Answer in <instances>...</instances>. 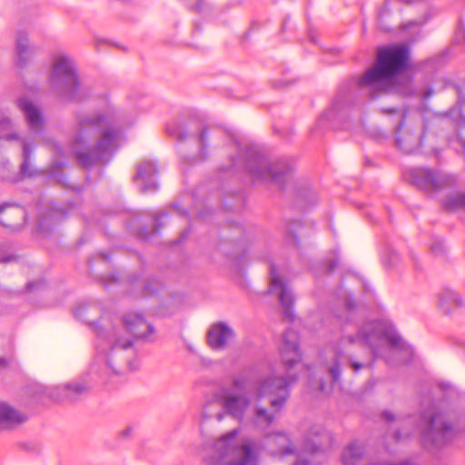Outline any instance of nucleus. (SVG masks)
<instances>
[{
	"mask_svg": "<svg viewBox=\"0 0 465 465\" xmlns=\"http://www.w3.org/2000/svg\"><path fill=\"white\" fill-rule=\"evenodd\" d=\"M346 311L339 316L342 323L340 340L325 348V363L332 381L340 380L342 367H351L355 373L365 368L368 364L361 357L352 353L353 349H360L362 352L377 357L385 344L393 348H402L401 337L393 330L386 328L378 321L361 322L355 311L356 304L351 298L345 302Z\"/></svg>",
	"mask_w": 465,
	"mask_h": 465,
	"instance_id": "f257e3e1",
	"label": "nucleus"
},
{
	"mask_svg": "<svg viewBox=\"0 0 465 465\" xmlns=\"http://www.w3.org/2000/svg\"><path fill=\"white\" fill-rule=\"evenodd\" d=\"M101 312L95 304H83L74 310V316L92 326L97 335L92 371L107 377L137 369L138 359L133 341H124L114 329L104 330L94 319Z\"/></svg>",
	"mask_w": 465,
	"mask_h": 465,
	"instance_id": "f03ea898",
	"label": "nucleus"
},
{
	"mask_svg": "<svg viewBox=\"0 0 465 465\" xmlns=\"http://www.w3.org/2000/svg\"><path fill=\"white\" fill-rule=\"evenodd\" d=\"M280 354L286 374H272L261 381L256 388V400L270 397L271 410L258 403L254 406L252 423L254 427L265 430L269 428L283 409L289 395L290 386L297 381V375L292 373V368L302 360L299 347V336L293 330H287L282 338Z\"/></svg>",
	"mask_w": 465,
	"mask_h": 465,
	"instance_id": "7ed1b4c3",
	"label": "nucleus"
},
{
	"mask_svg": "<svg viewBox=\"0 0 465 465\" xmlns=\"http://www.w3.org/2000/svg\"><path fill=\"white\" fill-rule=\"evenodd\" d=\"M121 134V127L112 115L97 114L82 117L78 120L72 150L85 168L96 163H107L119 147Z\"/></svg>",
	"mask_w": 465,
	"mask_h": 465,
	"instance_id": "20e7f679",
	"label": "nucleus"
},
{
	"mask_svg": "<svg viewBox=\"0 0 465 465\" xmlns=\"http://www.w3.org/2000/svg\"><path fill=\"white\" fill-rule=\"evenodd\" d=\"M408 59L409 49L404 45L379 52L376 64L362 75L359 85L373 93L389 91L392 78L406 67Z\"/></svg>",
	"mask_w": 465,
	"mask_h": 465,
	"instance_id": "39448f33",
	"label": "nucleus"
},
{
	"mask_svg": "<svg viewBox=\"0 0 465 465\" xmlns=\"http://www.w3.org/2000/svg\"><path fill=\"white\" fill-rule=\"evenodd\" d=\"M239 433L240 430L234 429L215 441L212 465H252L256 461L259 446L240 440Z\"/></svg>",
	"mask_w": 465,
	"mask_h": 465,
	"instance_id": "423d86ee",
	"label": "nucleus"
},
{
	"mask_svg": "<svg viewBox=\"0 0 465 465\" xmlns=\"http://www.w3.org/2000/svg\"><path fill=\"white\" fill-rule=\"evenodd\" d=\"M49 84L52 91L64 100L80 102L86 94L80 85L73 59L65 54L54 57Z\"/></svg>",
	"mask_w": 465,
	"mask_h": 465,
	"instance_id": "0eeeda50",
	"label": "nucleus"
},
{
	"mask_svg": "<svg viewBox=\"0 0 465 465\" xmlns=\"http://www.w3.org/2000/svg\"><path fill=\"white\" fill-rule=\"evenodd\" d=\"M422 426L426 431L423 435V441L426 446L441 447L451 442L465 429L458 423L453 424L446 413L436 410L432 405L421 415Z\"/></svg>",
	"mask_w": 465,
	"mask_h": 465,
	"instance_id": "6e6552de",
	"label": "nucleus"
},
{
	"mask_svg": "<svg viewBox=\"0 0 465 465\" xmlns=\"http://www.w3.org/2000/svg\"><path fill=\"white\" fill-rule=\"evenodd\" d=\"M243 169L253 180L281 183L292 172V166L286 160L271 162L259 149L252 146L246 150Z\"/></svg>",
	"mask_w": 465,
	"mask_h": 465,
	"instance_id": "1a4fd4ad",
	"label": "nucleus"
},
{
	"mask_svg": "<svg viewBox=\"0 0 465 465\" xmlns=\"http://www.w3.org/2000/svg\"><path fill=\"white\" fill-rule=\"evenodd\" d=\"M216 401L208 402L203 411L204 418H216L221 420L223 418V412L219 409L220 405L227 414L237 419L239 421L244 420L245 412L249 409L251 400L245 392H236L231 389H222L215 394Z\"/></svg>",
	"mask_w": 465,
	"mask_h": 465,
	"instance_id": "9d476101",
	"label": "nucleus"
},
{
	"mask_svg": "<svg viewBox=\"0 0 465 465\" xmlns=\"http://www.w3.org/2000/svg\"><path fill=\"white\" fill-rule=\"evenodd\" d=\"M404 175L410 183L429 194L452 188L457 183V178L453 174L439 169L412 168L408 170Z\"/></svg>",
	"mask_w": 465,
	"mask_h": 465,
	"instance_id": "9b49d317",
	"label": "nucleus"
},
{
	"mask_svg": "<svg viewBox=\"0 0 465 465\" xmlns=\"http://www.w3.org/2000/svg\"><path fill=\"white\" fill-rule=\"evenodd\" d=\"M424 128L420 119L406 122L403 120L397 127L395 143L405 153L417 152L422 143Z\"/></svg>",
	"mask_w": 465,
	"mask_h": 465,
	"instance_id": "f8f14e48",
	"label": "nucleus"
},
{
	"mask_svg": "<svg viewBox=\"0 0 465 465\" xmlns=\"http://www.w3.org/2000/svg\"><path fill=\"white\" fill-rule=\"evenodd\" d=\"M279 292V301L283 309V315L290 321L295 318L293 304L294 296L292 290L289 288L288 282L285 278L281 276L277 272L275 266H271V282L270 292Z\"/></svg>",
	"mask_w": 465,
	"mask_h": 465,
	"instance_id": "ddd939ff",
	"label": "nucleus"
},
{
	"mask_svg": "<svg viewBox=\"0 0 465 465\" xmlns=\"http://www.w3.org/2000/svg\"><path fill=\"white\" fill-rule=\"evenodd\" d=\"M122 321L125 330L136 339L146 341H154V327L148 323L141 314L128 312L123 316Z\"/></svg>",
	"mask_w": 465,
	"mask_h": 465,
	"instance_id": "4468645a",
	"label": "nucleus"
},
{
	"mask_svg": "<svg viewBox=\"0 0 465 465\" xmlns=\"http://www.w3.org/2000/svg\"><path fill=\"white\" fill-rule=\"evenodd\" d=\"M89 386L82 381H74L64 385H57L53 387L50 391V397L55 401H74L83 394L87 392Z\"/></svg>",
	"mask_w": 465,
	"mask_h": 465,
	"instance_id": "2eb2a0df",
	"label": "nucleus"
},
{
	"mask_svg": "<svg viewBox=\"0 0 465 465\" xmlns=\"http://www.w3.org/2000/svg\"><path fill=\"white\" fill-rule=\"evenodd\" d=\"M26 221L25 210L15 203H3L0 205V223L12 230L20 229Z\"/></svg>",
	"mask_w": 465,
	"mask_h": 465,
	"instance_id": "dca6fc26",
	"label": "nucleus"
},
{
	"mask_svg": "<svg viewBox=\"0 0 465 465\" xmlns=\"http://www.w3.org/2000/svg\"><path fill=\"white\" fill-rule=\"evenodd\" d=\"M234 331L225 322L211 326L207 332V343L213 350H223L234 338Z\"/></svg>",
	"mask_w": 465,
	"mask_h": 465,
	"instance_id": "f3484780",
	"label": "nucleus"
},
{
	"mask_svg": "<svg viewBox=\"0 0 465 465\" xmlns=\"http://www.w3.org/2000/svg\"><path fill=\"white\" fill-rule=\"evenodd\" d=\"M157 169L152 162H144L138 166L134 181L139 185L142 193L154 192L158 185L156 182Z\"/></svg>",
	"mask_w": 465,
	"mask_h": 465,
	"instance_id": "a211bd4d",
	"label": "nucleus"
},
{
	"mask_svg": "<svg viewBox=\"0 0 465 465\" xmlns=\"http://www.w3.org/2000/svg\"><path fill=\"white\" fill-rule=\"evenodd\" d=\"M265 448L274 457H283L294 452L289 436L283 432L268 434L265 437Z\"/></svg>",
	"mask_w": 465,
	"mask_h": 465,
	"instance_id": "6ab92c4d",
	"label": "nucleus"
},
{
	"mask_svg": "<svg viewBox=\"0 0 465 465\" xmlns=\"http://www.w3.org/2000/svg\"><path fill=\"white\" fill-rule=\"evenodd\" d=\"M17 106L23 112L30 130L35 134L40 133L44 128L45 119L39 108L24 97L18 99Z\"/></svg>",
	"mask_w": 465,
	"mask_h": 465,
	"instance_id": "aec40b11",
	"label": "nucleus"
},
{
	"mask_svg": "<svg viewBox=\"0 0 465 465\" xmlns=\"http://www.w3.org/2000/svg\"><path fill=\"white\" fill-rule=\"evenodd\" d=\"M26 420V416L5 401H0V430H13Z\"/></svg>",
	"mask_w": 465,
	"mask_h": 465,
	"instance_id": "412c9836",
	"label": "nucleus"
},
{
	"mask_svg": "<svg viewBox=\"0 0 465 465\" xmlns=\"http://www.w3.org/2000/svg\"><path fill=\"white\" fill-rule=\"evenodd\" d=\"M16 66L25 67L34 55V48L28 45V37L25 32H19L15 43Z\"/></svg>",
	"mask_w": 465,
	"mask_h": 465,
	"instance_id": "4be33fe9",
	"label": "nucleus"
},
{
	"mask_svg": "<svg viewBox=\"0 0 465 465\" xmlns=\"http://www.w3.org/2000/svg\"><path fill=\"white\" fill-rule=\"evenodd\" d=\"M439 307L445 312L458 309L463 305V301L459 293L451 290H444L439 294Z\"/></svg>",
	"mask_w": 465,
	"mask_h": 465,
	"instance_id": "5701e85b",
	"label": "nucleus"
},
{
	"mask_svg": "<svg viewBox=\"0 0 465 465\" xmlns=\"http://www.w3.org/2000/svg\"><path fill=\"white\" fill-rule=\"evenodd\" d=\"M21 144L23 149V163L20 167L21 173L24 176H33L36 173V172L31 165L30 159L35 148V144L27 139H21Z\"/></svg>",
	"mask_w": 465,
	"mask_h": 465,
	"instance_id": "b1692460",
	"label": "nucleus"
},
{
	"mask_svg": "<svg viewBox=\"0 0 465 465\" xmlns=\"http://www.w3.org/2000/svg\"><path fill=\"white\" fill-rule=\"evenodd\" d=\"M363 453L362 445L353 441L343 450L341 459L345 465H357Z\"/></svg>",
	"mask_w": 465,
	"mask_h": 465,
	"instance_id": "393cba45",
	"label": "nucleus"
},
{
	"mask_svg": "<svg viewBox=\"0 0 465 465\" xmlns=\"http://www.w3.org/2000/svg\"><path fill=\"white\" fill-rule=\"evenodd\" d=\"M311 434L315 437H319L315 442H310L308 440L305 444L304 448L306 451H310L312 453L320 451L331 440V435L326 430H323L322 433H320L318 430H312Z\"/></svg>",
	"mask_w": 465,
	"mask_h": 465,
	"instance_id": "a878e982",
	"label": "nucleus"
},
{
	"mask_svg": "<svg viewBox=\"0 0 465 465\" xmlns=\"http://www.w3.org/2000/svg\"><path fill=\"white\" fill-rule=\"evenodd\" d=\"M442 206L448 211L465 210V193L449 195L442 202Z\"/></svg>",
	"mask_w": 465,
	"mask_h": 465,
	"instance_id": "bb28decb",
	"label": "nucleus"
},
{
	"mask_svg": "<svg viewBox=\"0 0 465 465\" xmlns=\"http://www.w3.org/2000/svg\"><path fill=\"white\" fill-rule=\"evenodd\" d=\"M251 384V376L249 373H240L232 378V386L236 392H243Z\"/></svg>",
	"mask_w": 465,
	"mask_h": 465,
	"instance_id": "cd10ccee",
	"label": "nucleus"
},
{
	"mask_svg": "<svg viewBox=\"0 0 465 465\" xmlns=\"http://www.w3.org/2000/svg\"><path fill=\"white\" fill-rule=\"evenodd\" d=\"M11 124H12V121L10 118L3 117L1 119V121H0V127H1L0 139H5L7 141L19 140V136L17 135V134H15V133L5 134L3 132L4 129L10 127Z\"/></svg>",
	"mask_w": 465,
	"mask_h": 465,
	"instance_id": "c85d7f7f",
	"label": "nucleus"
},
{
	"mask_svg": "<svg viewBox=\"0 0 465 465\" xmlns=\"http://www.w3.org/2000/svg\"><path fill=\"white\" fill-rule=\"evenodd\" d=\"M166 131L170 135L175 137L179 141L184 140L187 136L186 132L177 124L167 125Z\"/></svg>",
	"mask_w": 465,
	"mask_h": 465,
	"instance_id": "c756f323",
	"label": "nucleus"
},
{
	"mask_svg": "<svg viewBox=\"0 0 465 465\" xmlns=\"http://www.w3.org/2000/svg\"><path fill=\"white\" fill-rule=\"evenodd\" d=\"M350 94L339 93L333 100V107L335 110L340 111L347 106L350 102Z\"/></svg>",
	"mask_w": 465,
	"mask_h": 465,
	"instance_id": "7c9ffc66",
	"label": "nucleus"
},
{
	"mask_svg": "<svg viewBox=\"0 0 465 465\" xmlns=\"http://www.w3.org/2000/svg\"><path fill=\"white\" fill-rule=\"evenodd\" d=\"M161 286V283L155 282L153 283H146L143 285L144 296L151 295L158 291V288Z\"/></svg>",
	"mask_w": 465,
	"mask_h": 465,
	"instance_id": "2f4dec72",
	"label": "nucleus"
},
{
	"mask_svg": "<svg viewBox=\"0 0 465 465\" xmlns=\"http://www.w3.org/2000/svg\"><path fill=\"white\" fill-rule=\"evenodd\" d=\"M66 212L62 209V208H58V207H54L51 213H50V218L53 220V221H58L60 220L61 218H64L66 216Z\"/></svg>",
	"mask_w": 465,
	"mask_h": 465,
	"instance_id": "473e14b6",
	"label": "nucleus"
},
{
	"mask_svg": "<svg viewBox=\"0 0 465 465\" xmlns=\"http://www.w3.org/2000/svg\"><path fill=\"white\" fill-rule=\"evenodd\" d=\"M401 1L402 0H387L385 2V4L383 5V6L379 11L380 16H383L386 14H388L389 12H391V5H392V4L396 5V4H399Z\"/></svg>",
	"mask_w": 465,
	"mask_h": 465,
	"instance_id": "72a5a7b5",
	"label": "nucleus"
},
{
	"mask_svg": "<svg viewBox=\"0 0 465 465\" xmlns=\"http://www.w3.org/2000/svg\"><path fill=\"white\" fill-rule=\"evenodd\" d=\"M207 138V130L204 128L202 130V132L199 134V141L202 143V146H205V140Z\"/></svg>",
	"mask_w": 465,
	"mask_h": 465,
	"instance_id": "f704fd0d",
	"label": "nucleus"
},
{
	"mask_svg": "<svg viewBox=\"0 0 465 465\" xmlns=\"http://www.w3.org/2000/svg\"><path fill=\"white\" fill-rule=\"evenodd\" d=\"M295 465H312L310 460L307 459H303L302 457H298Z\"/></svg>",
	"mask_w": 465,
	"mask_h": 465,
	"instance_id": "c9c22d12",
	"label": "nucleus"
},
{
	"mask_svg": "<svg viewBox=\"0 0 465 465\" xmlns=\"http://www.w3.org/2000/svg\"><path fill=\"white\" fill-rule=\"evenodd\" d=\"M420 25V23L419 21H416V20L411 21L407 24L402 25V29H409L413 25Z\"/></svg>",
	"mask_w": 465,
	"mask_h": 465,
	"instance_id": "e433bc0d",
	"label": "nucleus"
},
{
	"mask_svg": "<svg viewBox=\"0 0 465 465\" xmlns=\"http://www.w3.org/2000/svg\"><path fill=\"white\" fill-rule=\"evenodd\" d=\"M382 417L386 420H393L394 419V416L393 414L389 411H385L382 412Z\"/></svg>",
	"mask_w": 465,
	"mask_h": 465,
	"instance_id": "4c0bfd02",
	"label": "nucleus"
},
{
	"mask_svg": "<svg viewBox=\"0 0 465 465\" xmlns=\"http://www.w3.org/2000/svg\"><path fill=\"white\" fill-rule=\"evenodd\" d=\"M15 259V257L13 255L5 256V257L0 258V262L5 263V262H9L11 261H14Z\"/></svg>",
	"mask_w": 465,
	"mask_h": 465,
	"instance_id": "58836bf2",
	"label": "nucleus"
},
{
	"mask_svg": "<svg viewBox=\"0 0 465 465\" xmlns=\"http://www.w3.org/2000/svg\"><path fill=\"white\" fill-rule=\"evenodd\" d=\"M289 234L292 239L293 244L298 245L299 242H298L297 235L292 232V229L289 230Z\"/></svg>",
	"mask_w": 465,
	"mask_h": 465,
	"instance_id": "ea45409f",
	"label": "nucleus"
},
{
	"mask_svg": "<svg viewBox=\"0 0 465 465\" xmlns=\"http://www.w3.org/2000/svg\"><path fill=\"white\" fill-rule=\"evenodd\" d=\"M43 283H44L43 282H28V283L26 284V289H27L28 291H31V290H33V289L35 288V286L36 284H43Z\"/></svg>",
	"mask_w": 465,
	"mask_h": 465,
	"instance_id": "a19ab883",
	"label": "nucleus"
},
{
	"mask_svg": "<svg viewBox=\"0 0 465 465\" xmlns=\"http://www.w3.org/2000/svg\"><path fill=\"white\" fill-rule=\"evenodd\" d=\"M58 169L57 168H54L51 170V173H50V175L51 177L54 178V179H57V176H58Z\"/></svg>",
	"mask_w": 465,
	"mask_h": 465,
	"instance_id": "79ce46f5",
	"label": "nucleus"
},
{
	"mask_svg": "<svg viewBox=\"0 0 465 465\" xmlns=\"http://www.w3.org/2000/svg\"><path fill=\"white\" fill-rule=\"evenodd\" d=\"M393 437H394L395 441H399V440H401L402 439V437H401V433L399 431H396L394 433Z\"/></svg>",
	"mask_w": 465,
	"mask_h": 465,
	"instance_id": "37998d69",
	"label": "nucleus"
},
{
	"mask_svg": "<svg viewBox=\"0 0 465 465\" xmlns=\"http://www.w3.org/2000/svg\"><path fill=\"white\" fill-rule=\"evenodd\" d=\"M337 265H338V262L337 261H333L331 262V268L329 269V271L333 270Z\"/></svg>",
	"mask_w": 465,
	"mask_h": 465,
	"instance_id": "c03bdc74",
	"label": "nucleus"
},
{
	"mask_svg": "<svg viewBox=\"0 0 465 465\" xmlns=\"http://www.w3.org/2000/svg\"><path fill=\"white\" fill-rule=\"evenodd\" d=\"M6 364V360L4 357H0V366H4Z\"/></svg>",
	"mask_w": 465,
	"mask_h": 465,
	"instance_id": "a18cd8bd",
	"label": "nucleus"
},
{
	"mask_svg": "<svg viewBox=\"0 0 465 465\" xmlns=\"http://www.w3.org/2000/svg\"><path fill=\"white\" fill-rule=\"evenodd\" d=\"M195 10L197 11H201L202 10V2L198 3L196 5H195Z\"/></svg>",
	"mask_w": 465,
	"mask_h": 465,
	"instance_id": "49530a36",
	"label": "nucleus"
},
{
	"mask_svg": "<svg viewBox=\"0 0 465 465\" xmlns=\"http://www.w3.org/2000/svg\"><path fill=\"white\" fill-rule=\"evenodd\" d=\"M320 390L321 391H323L324 390V384L323 382L322 381L321 384H320Z\"/></svg>",
	"mask_w": 465,
	"mask_h": 465,
	"instance_id": "de8ad7c7",
	"label": "nucleus"
},
{
	"mask_svg": "<svg viewBox=\"0 0 465 465\" xmlns=\"http://www.w3.org/2000/svg\"><path fill=\"white\" fill-rule=\"evenodd\" d=\"M290 84H291L290 82H285V83L281 84V85L287 86V85H289Z\"/></svg>",
	"mask_w": 465,
	"mask_h": 465,
	"instance_id": "09e8293b",
	"label": "nucleus"
},
{
	"mask_svg": "<svg viewBox=\"0 0 465 465\" xmlns=\"http://www.w3.org/2000/svg\"><path fill=\"white\" fill-rule=\"evenodd\" d=\"M394 112H395V110H394V109L387 110V113H389V114H392V113H394Z\"/></svg>",
	"mask_w": 465,
	"mask_h": 465,
	"instance_id": "8fccbe9b",
	"label": "nucleus"
},
{
	"mask_svg": "<svg viewBox=\"0 0 465 465\" xmlns=\"http://www.w3.org/2000/svg\"><path fill=\"white\" fill-rule=\"evenodd\" d=\"M294 226L295 227H302V223H296Z\"/></svg>",
	"mask_w": 465,
	"mask_h": 465,
	"instance_id": "3c124183",
	"label": "nucleus"
},
{
	"mask_svg": "<svg viewBox=\"0 0 465 465\" xmlns=\"http://www.w3.org/2000/svg\"><path fill=\"white\" fill-rule=\"evenodd\" d=\"M130 432H131V430H130V429H127V430H125V431H124V433H125L126 435H128Z\"/></svg>",
	"mask_w": 465,
	"mask_h": 465,
	"instance_id": "603ef678",
	"label": "nucleus"
},
{
	"mask_svg": "<svg viewBox=\"0 0 465 465\" xmlns=\"http://www.w3.org/2000/svg\"><path fill=\"white\" fill-rule=\"evenodd\" d=\"M39 226H40V227H43V226H44V221H41V222H40Z\"/></svg>",
	"mask_w": 465,
	"mask_h": 465,
	"instance_id": "864d4df0",
	"label": "nucleus"
}]
</instances>
